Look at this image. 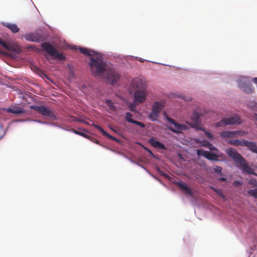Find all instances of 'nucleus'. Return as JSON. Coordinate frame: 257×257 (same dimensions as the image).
Wrapping results in <instances>:
<instances>
[{"label": "nucleus", "instance_id": "obj_9", "mask_svg": "<svg viewBox=\"0 0 257 257\" xmlns=\"http://www.w3.org/2000/svg\"><path fill=\"white\" fill-rule=\"evenodd\" d=\"M249 81L248 78L246 77L241 78L238 81L239 88L246 93H252L254 92L253 86L247 82Z\"/></svg>", "mask_w": 257, "mask_h": 257}, {"label": "nucleus", "instance_id": "obj_15", "mask_svg": "<svg viewBox=\"0 0 257 257\" xmlns=\"http://www.w3.org/2000/svg\"><path fill=\"white\" fill-rule=\"evenodd\" d=\"M149 143L155 148L160 149L162 150H166V148L163 144L156 140L154 138L149 139Z\"/></svg>", "mask_w": 257, "mask_h": 257}, {"label": "nucleus", "instance_id": "obj_28", "mask_svg": "<svg viewBox=\"0 0 257 257\" xmlns=\"http://www.w3.org/2000/svg\"><path fill=\"white\" fill-rule=\"evenodd\" d=\"M247 193L257 199V189H250L247 191Z\"/></svg>", "mask_w": 257, "mask_h": 257}, {"label": "nucleus", "instance_id": "obj_26", "mask_svg": "<svg viewBox=\"0 0 257 257\" xmlns=\"http://www.w3.org/2000/svg\"><path fill=\"white\" fill-rule=\"evenodd\" d=\"M71 131L73 133H74V134H77V135H80L84 138H87V139H89L90 138V136L87 135L86 134H85V133H82V132H79L75 129H71Z\"/></svg>", "mask_w": 257, "mask_h": 257}, {"label": "nucleus", "instance_id": "obj_10", "mask_svg": "<svg viewBox=\"0 0 257 257\" xmlns=\"http://www.w3.org/2000/svg\"><path fill=\"white\" fill-rule=\"evenodd\" d=\"M146 98V93L144 89L137 90L134 93V101L136 102L143 103Z\"/></svg>", "mask_w": 257, "mask_h": 257}, {"label": "nucleus", "instance_id": "obj_32", "mask_svg": "<svg viewBox=\"0 0 257 257\" xmlns=\"http://www.w3.org/2000/svg\"><path fill=\"white\" fill-rule=\"evenodd\" d=\"M242 184V182L241 181H235L233 183V186L235 187H239V186L241 185Z\"/></svg>", "mask_w": 257, "mask_h": 257}, {"label": "nucleus", "instance_id": "obj_27", "mask_svg": "<svg viewBox=\"0 0 257 257\" xmlns=\"http://www.w3.org/2000/svg\"><path fill=\"white\" fill-rule=\"evenodd\" d=\"M105 103L109 107L111 110L115 111L116 110L115 107L111 100L106 99L105 100Z\"/></svg>", "mask_w": 257, "mask_h": 257}, {"label": "nucleus", "instance_id": "obj_36", "mask_svg": "<svg viewBox=\"0 0 257 257\" xmlns=\"http://www.w3.org/2000/svg\"><path fill=\"white\" fill-rule=\"evenodd\" d=\"M226 179L224 177H221L219 178V180L221 182H224L226 181Z\"/></svg>", "mask_w": 257, "mask_h": 257}, {"label": "nucleus", "instance_id": "obj_40", "mask_svg": "<svg viewBox=\"0 0 257 257\" xmlns=\"http://www.w3.org/2000/svg\"><path fill=\"white\" fill-rule=\"evenodd\" d=\"M137 88H139V85H137Z\"/></svg>", "mask_w": 257, "mask_h": 257}, {"label": "nucleus", "instance_id": "obj_19", "mask_svg": "<svg viewBox=\"0 0 257 257\" xmlns=\"http://www.w3.org/2000/svg\"><path fill=\"white\" fill-rule=\"evenodd\" d=\"M3 25L10 29L13 33H18L20 30V29L15 24L3 23Z\"/></svg>", "mask_w": 257, "mask_h": 257}, {"label": "nucleus", "instance_id": "obj_38", "mask_svg": "<svg viewBox=\"0 0 257 257\" xmlns=\"http://www.w3.org/2000/svg\"><path fill=\"white\" fill-rule=\"evenodd\" d=\"M252 81L254 83H255L257 84V77H255V78H252Z\"/></svg>", "mask_w": 257, "mask_h": 257}, {"label": "nucleus", "instance_id": "obj_39", "mask_svg": "<svg viewBox=\"0 0 257 257\" xmlns=\"http://www.w3.org/2000/svg\"><path fill=\"white\" fill-rule=\"evenodd\" d=\"M148 151L149 152V153H151L152 154V152L151 151H150L149 150H148Z\"/></svg>", "mask_w": 257, "mask_h": 257}, {"label": "nucleus", "instance_id": "obj_4", "mask_svg": "<svg viewBox=\"0 0 257 257\" xmlns=\"http://www.w3.org/2000/svg\"><path fill=\"white\" fill-rule=\"evenodd\" d=\"M229 144L236 146L247 147L251 151L257 154V145L253 142L245 140H234L230 141Z\"/></svg>", "mask_w": 257, "mask_h": 257}, {"label": "nucleus", "instance_id": "obj_13", "mask_svg": "<svg viewBox=\"0 0 257 257\" xmlns=\"http://www.w3.org/2000/svg\"><path fill=\"white\" fill-rule=\"evenodd\" d=\"M23 37L26 40L31 42H39L42 40L41 37L35 34H26Z\"/></svg>", "mask_w": 257, "mask_h": 257}, {"label": "nucleus", "instance_id": "obj_2", "mask_svg": "<svg viewBox=\"0 0 257 257\" xmlns=\"http://www.w3.org/2000/svg\"><path fill=\"white\" fill-rule=\"evenodd\" d=\"M227 153L236 164L239 165L243 173L254 174L253 169L247 165L246 160L235 149L229 148Z\"/></svg>", "mask_w": 257, "mask_h": 257}, {"label": "nucleus", "instance_id": "obj_20", "mask_svg": "<svg viewBox=\"0 0 257 257\" xmlns=\"http://www.w3.org/2000/svg\"><path fill=\"white\" fill-rule=\"evenodd\" d=\"M239 134V132L237 131H223L220 134L222 138H232L234 136Z\"/></svg>", "mask_w": 257, "mask_h": 257}, {"label": "nucleus", "instance_id": "obj_18", "mask_svg": "<svg viewBox=\"0 0 257 257\" xmlns=\"http://www.w3.org/2000/svg\"><path fill=\"white\" fill-rule=\"evenodd\" d=\"M92 126H93L99 130L101 133L103 134V135L108 137L109 139H110L111 140L115 141L116 142H118V140L116 139L115 138L113 137V136H111L110 135L108 134L107 132H106L101 126H100L98 125L92 124Z\"/></svg>", "mask_w": 257, "mask_h": 257}, {"label": "nucleus", "instance_id": "obj_25", "mask_svg": "<svg viewBox=\"0 0 257 257\" xmlns=\"http://www.w3.org/2000/svg\"><path fill=\"white\" fill-rule=\"evenodd\" d=\"M209 188L212 190H213V191L217 193L218 195H219L222 199H226L225 195L223 194L221 189H217L213 186H210Z\"/></svg>", "mask_w": 257, "mask_h": 257}, {"label": "nucleus", "instance_id": "obj_11", "mask_svg": "<svg viewBox=\"0 0 257 257\" xmlns=\"http://www.w3.org/2000/svg\"><path fill=\"white\" fill-rule=\"evenodd\" d=\"M0 45L6 49L15 52H19L21 51L20 46L18 45H12L7 44L0 39Z\"/></svg>", "mask_w": 257, "mask_h": 257}, {"label": "nucleus", "instance_id": "obj_12", "mask_svg": "<svg viewBox=\"0 0 257 257\" xmlns=\"http://www.w3.org/2000/svg\"><path fill=\"white\" fill-rule=\"evenodd\" d=\"M132 116H133V115L130 112H126L125 115V120L127 122H131L132 123H134L138 125H139L140 126H141L142 128L145 127V124L144 123L132 119Z\"/></svg>", "mask_w": 257, "mask_h": 257}, {"label": "nucleus", "instance_id": "obj_17", "mask_svg": "<svg viewBox=\"0 0 257 257\" xmlns=\"http://www.w3.org/2000/svg\"><path fill=\"white\" fill-rule=\"evenodd\" d=\"M6 110L8 112L16 114H22L25 112V111L23 108L19 106H15L13 108H7Z\"/></svg>", "mask_w": 257, "mask_h": 257}, {"label": "nucleus", "instance_id": "obj_23", "mask_svg": "<svg viewBox=\"0 0 257 257\" xmlns=\"http://www.w3.org/2000/svg\"><path fill=\"white\" fill-rule=\"evenodd\" d=\"M204 157L211 161H217L218 160V156L216 154H213L209 151L206 152Z\"/></svg>", "mask_w": 257, "mask_h": 257}, {"label": "nucleus", "instance_id": "obj_35", "mask_svg": "<svg viewBox=\"0 0 257 257\" xmlns=\"http://www.w3.org/2000/svg\"><path fill=\"white\" fill-rule=\"evenodd\" d=\"M89 139L92 142L96 144H99L98 140H97L96 139L90 137Z\"/></svg>", "mask_w": 257, "mask_h": 257}, {"label": "nucleus", "instance_id": "obj_3", "mask_svg": "<svg viewBox=\"0 0 257 257\" xmlns=\"http://www.w3.org/2000/svg\"><path fill=\"white\" fill-rule=\"evenodd\" d=\"M41 47L43 51L48 53L51 56L54 57L55 59L59 60H65L66 59L62 53H59L56 50L52 45L49 43L44 42L42 43Z\"/></svg>", "mask_w": 257, "mask_h": 257}, {"label": "nucleus", "instance_id": "obj_16", "mask_svg": "<svg viewBox=\"0 0 257 257\" xmlns=\"http://www.w3.org/2000/svg\"><path fill=\"white\" fill-rule=\"evenodd\" d=\"M178 187L182 191L185 192L187 194L192 195L193 192L192 190L187 186V185L183 182H180L177 183Z\"/></svg>", "mask_w": 257, "mask_h": 257}, {"label": "nucleus", "instance_id": "obj_24", "mask_svg": "<svg viewBox=\"0 0 257 257\" xmlns=\"http://www.w3.org/2000/svg\"><path fill=\"white\" fill-rule=\"evenodd\" d=\"M247 106L253 110H257V103L254 101H249L247 103ZM255 119L257 121V114H255Z\"/></svg>", "mask_w": 257, "mask_h": 257}, {"label": "nucleus", "instance_id": "obj_7", "mask_svg": "<svg viewBox=\"0 0 257 257\" xmlns=\"http://www.w3.org/2000/svg\"><path fill=\"white\" fill-rule=\"evenodd\" d=\"M241 123V119L236 114H234L229 118H223L220 121L217 122L216 126H224L229 124H236Z\"/></svg>", "mask_w": 257, "mask_h": 257}, {"label": "nucleus", "instance_id": "obj_21", "mask_svg": "<svg viewBox=\"0 0 257 257\" xmlns=\"http://www.w3.org/2000/svg\"><path fill=\"white\" fill-rule=\"evenodd\" d=\"M79 51L81 53L83 54L84 55L86 56H94L96 54V52H95L94 51L90 50L89 49L86 48H79Z\"/></svg>", "mask_w": 257, "mask_h": 257}, {"label": "nucleus", "instance_id": "obj_34", "mask_svg": "<svg viewBox=\"0 0 257 257\" xmlns=\"http://www.w3.org/2000/svg\"><path fill=\"white\" fill-rule=\"evenodd\" d=\"M193 128H195L197 130H199L200 131H203L205 133V131H207L205 128L203 127L200 126L199 125V124H198V127H193Z\"/></svg>", "mask_w": 257, "mask_h": 257}, {"label": "nucleus", "instance_id": "obj_6", "mask_svg": "<svg viewBox=\"0 0 257 257\" xmlns=\"http://www.w3.org/2000/svg\"><path fill=\"white\" fill-rule=\"evenodd\" d=\"M164 105L163 103L159 101L154 102L151 111L149 115V119L153 121L157 120L159 115Z\"/></svg>", "mask_w": 257, "mask_h": 257}, {"label": "nucleus", "instance_id": "obj_5", "mask_svg": "<svg viewBox=\"0 0 257 257\" xmlns=\"http://www.w3.org/2000/svg\"><path fill=\"white\" fill-rule=\"evenodd\" d=\"M165 116L168 121L174 125V128L172 127L168 128L172 132L178 134L181 133L183 131H185L188 128L186 125L178 123L174 119L170 117L166 113L165 114Z\"/></svg>", "mask_w": 257, "mask_h": 257}, {"label": "nucleus", "instance_id": "obj_14", "mask_svg": "<svg viewBox=\"0 0 257 257\" xmlns=\"http://www.w3.org/2000/svg\"><path fill=\"white\" fill-rule=\"evenodd\" d=\"M191 120L193 121L190 125L192 127H198V124L200 122V114L194 112L191 116Z\"/></svg>", "mask_w": 257, "mask_h": 257}, {"label": "nucleus", "instance_id": "obj_8", "mask_svg": "<svg viewBox=\"0 0 257 257\" xmlns=\"http://www.w3.org/2000/svg\"><path fill=\"white\" fill-rule=\"evenodd\" d=\"M31 108L35 110V111L38 112L42 115L48 116L50 118H51L53 119H56L57 117L54 114L53 112L51 111V110L48 109L47 108L45 107L43 105H40V106H36V105H31Z\"/></svg>", "mask_w": 257, "mask_h": 257}, {"label": "nucleus", "instance_id": "obj_31", "mask_svg": "<svg viewBox=\"0 0 257 257\" xmlns=\"http://www.w3.org/2000/svg\"><path fill=\"white\" fill-rule=\"evenodd\" d=\"M214 170L216 173H219L221 175L222 174V173H221L222 168L221 167H220L219 166H215L214 167Z\"/></svg>", "mask_w": 257, "mask_h": 257}, {"label": "nucleus", "instance_id": "obj_22", "mask_svg": "<svg viewBox=\"0 0 257 257\" xmlns=\"http://www.w3.org/2000/svg\"><path fill=\"white\" fill-rule=\"evenodd\" d=\"M197 143H200L202 146L205 147L210 150H216L215 148L209 142L203 140L202 141H196Z\"/></svg>", "mask_w": 257, "mask_h": 257}, {"label": "nucleus", "instance_id": "obj_37", "mask_svg": "<svg viewBox=\"0 0 257 257\" xmlns=\"http://www.w3.org/2000/svg\"><path fill=\"white\" fill-rule=\"evenodd\" d=\"M77 120H78V121H80V122H84V123H85V124H88V122H86V121H85L83 120H82V119H78Z\"/></svg>", "mask_w": 257, "mask_h": 257}, {"label": "nucleus", "instance_id": "obj_1", "mask_svg": "<svg viewBox=\"0 0 257 257\" xmlns=\"http://www.w3.org/2000/svg\"><path fill=\"white\" fill-rule=\"evenodd\" d=\"M90 59V66L92 73L95 76H100L103 74L108 82L113 84L119 78L117 72L111 69L106 68L105 63L101 59L98 53Z\"/></svg>", "mask_w": 257, "mask_h": 257}, {"label": "nucleus", "instance_id": "obj_41", "mask_svg": "<svg viewBox=\"0 0 257 257\" xmlns=\"http://www.w3.org/2000/svg\"><path fill=\"white\" fill-rule=\"evenodd\" d=\"M253 175H255L256 176H257V174H256L255 173H254V174H253Z\"/></svg>", "mask_w": 257, "mask_h": 257}, {"label": "nucleus", "instance_id": "obj_33", "mask_svg": "<svg viewBox=\"0 0 257 257\" xmlns=\"http://www.w3.org/2000/svg\"><path fill=\"white\" fill-rule=\"evenodd\" d=\"M136 107V105L134 103H131L128 106L130 110L132 111L135 110Z\"/></svg>", "mask_w": 257, "mask_h": 257}, {"label": "nucleus", "instance_id": "obj_30", "mask_svg": "<svg viewBox=\"0 0 257 257\" xmlns=\"http://www.w3.org/2000/svg\"><path fill=\"white\" fill-rule=\"evenodd\" d=\"M205 134L206 135L207 137L209 140L212 141L214 139L213 135L207 131H205Z\"/></svg>", "mask_w": 257, "mask_h": 257}, {"label": "nucleus", "instance_id": "obj_29", "mask_svg": "<svg viewBox=\"0 0 257 257\" xmlns=\"http://www.w3.org/2000/svg\"><path fill=\"white\" fill-rule=\"evenodd\" d=\"M197 151V155L198 156H203L204 157L205 154H206V153L207 152V151H204V150H196Z\"/></svg>", "mask_w": 257, "mask_h": 257}]
</instances>
